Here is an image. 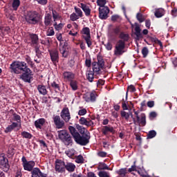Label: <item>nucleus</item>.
I'll list each match as a JSON object with an SVG mask.
<instances>
[{"instance_id": "1", "label": "nucleus", "mask_w": 177, "mask_h": 177, "mask_svg": "<svg viewBox=\"0 0 177 177\" xmlns=\"http://www.w3.org/2000/svg\"><path fill=\"white\" fill-rule=\"evenodd\" d=\"M120 40L118 41L114 50L115 56H121L125 53V42L129 39V35L124 32H121L119 35Z\"/></svg>"}, {"instance_id": "2", "label": "nucleus", "mask_w": 177, "mask_h": 177, "mask_svg": "<svg viewBox=\"0 0 177 177\" xmlns=\"http://www.w3.org/2000/svg\"><path fill=\"white\" fill-rule=\"evenodd\" d=\"M10 68L11 70V73H14L15 74H21V71L24 73H29L30 71V68L27 66V63L23 61L13 62L10 64Z\"/></svg>"}, {"instance_id": "3", "label": "nucleus", "mask_w": 177, "mask_h": 177, "mask_svg": "<svg viewBox=\"0 0 177 177\" xmlns=\"http://www.w3.org/2000/svg\"><path fill=\"white\" fill-rule=\"evenodd\" d=\"M58 138L63 143L68 147V146H73V138L71 136L66 130H60L57 131Z\"/></svg>"}, {"instance_id": "4", "label": "nucleus", "mask_w": 177, "mask_h": 177, "mask_svg": "<svg viewBox=\"0 0 177 177\" xmlns=\"http://www.w3.org/2000/svg\"><path fill=\"white\" fill-rule=\"evenodd\" d=\"M25 19L29 24H38L41 21V16L36 11H29L25 16Z\"/></svg>"}, {"instance_id": "5", "label": "nucleus", "mask_w": 177, "mask_h": 177, "mask_svg": "<svg viewBox=\"0 0 177 177\" xmlns=\"http://www.w3.org/2000/svg\"><path fill=\"white\" fill-rule=\"evenodd\" d=\"M82 38L86 41L88 48H92V37H91V29L84 27L81 31Z\"/></svg>"}, {"instance_id": "6", "label": "nucleus", "mask_w": 177, "mask_h": 177, "mask_svg": "<svg viewBox=\"0 0 177 177\" xmlns=\"http://www.w3.org/2000/svg\"><path fill=\"white\" fill-rule=\"evenodd\" d=\"M89 139H91V134L89 132L85 133L82 136L79 133L75 138V142L78 145H81V146H86V145L89 143Z\"/></svg>"}, {"instance_id": "7", "label": "nucleus", "mask_w": 177, "mask_h": 177, "mask_svg": "<svg viewBox=\"0 0 177 177\" xmlns=\"http://www.w3.org/2000/svg\"><path fill=\"white\" fill-rule=\"evenodd\" d=\"M21 161L24 169H25V171H28L30 172L32 171L34 167H35V162L32 160L27 161V159L25 156L22 157Z\"/></svg>"}, {"instance_id": "8", "label": "nucleus", "mask_w": 177, "mask_h": 177, "mask_svg": "<svg viewBox=\"0 0 177 177\" xmlns=\"http://www.w3.org/2000/svg\"><path fill=\"white\" fill-rule=\"evenodd\" d=\"M66 162L64 161L57 159L55 160V171L59 174H63L66 172V167H65Z\"/></svg>"}, {"instance_id": "9", "label": "nucleus", "mask_w": 177, "mask_h": 177, "mask_svg": "<svg viewBox=\"0 0 177 177\" xmlns=\"http://www.w3.org/2000/svg\"><path fill=\"white\" fill-rule=\"evenodd\" d=\"M0 166L4 169V171H9L10 166L9 165V160L5 157L3 153L0 154Z\"/></svg>"}, {"instance_id": "10", "label": "nucleus", "mask_w": 177, "mask_h": 177, "mask_svg": "<svg viewBox=\"0 0 177 177\" xmlns=\"http://www.w3.org/2000/svg\"><path fill=\"white\" fill-rule=\"evenodd\" d=\"M53 120L55 125V128H57V129H62V128H64V125H65L64 121H63L60 118V116L57 115H54L53 116Z\"/></svg>"}, {"instance_id": "11", "label": "nucleus", "mask_w": 177, "mask_h": 177, "mask_svg": "<svg viewBox=\"0 0 177 177\" xmlns=\"http://www.w3.org/2000/svg\"><path fill=\"white\" fill-rule=\"evenodd\" d=\"M109 13H110V9L109 7H100L99 8V17L102 20H106L109 17Z\"/></svg>"}, {"instance_id": "12", "label": "nucleus", "mask_w": 177, "mask_h": 177, "mask_svg": "<svg viewBox=\"0 0 177 177\" xmlns=\"http://www.w3.org/2000/svg\"><path fill=\"white\" fill-rule=\"evenodd\" d=\"M61 118L64 120L65 122H68L71 120V115H70V110L67 107L63 108L60 113Z\"/></svg>"}, {"instance_id": "13", "label": "nucleus", "mask_w": 177, "mask_h": 177, "mask_svg": "<svg viewBox=\"0 0 177 177\" xmlns=\"http://www.w3.org/2000/svg\"><path fill=\"white\" fill-rule=\"evenodd\" d=\"M101 132L102 135L107 136L109 133H112L113 135H114V133H115V130L114 129V127H113V126L106 125V126H103L102 127Z\"/></svg>"}, {"instance_id": "14", "label": "nucleus", "mask_w": 177, "mask_h": 177, "mask_svg": "<svg viewBox=\"0 0 177 177\" xmlns=\"http://www.w3.org/2000/svg\"><path fill=\"white\" fill-rule=\"evenodd\" d=\"M97 97V94H96V91H92L85 94L84 95V99L86 102H96Z\"/></svg>"}, {"instance_id": "15", "label": "nucleus", "mask_w": 177, "mask_h": 177, "mask_svg": "<svg viewBox=\"0 0 177 177\" xmlns=\"http://www.w3.org/2000/svg\"><path fill=\"white\" fill-rule=\"evenodd\" d=\"M63 79L65 82H71L75 78V74L73 72L65 71L63 73Z\"/></svg>"}, {"instance_id": "16", "label": "nucleus", "mask_w": 177, "mask_h": 177, "mask_svg": "<svg viewBox=\"0 0 177 177\" xmlns=\"http://www.w3.org/2000/svg\"><path fill=\"white\" fill-rule=\"evenodd\" d=\"M21 80L24 81V82H31V80H32V72H31V69H30L29 72H24L20 75Z\"/></svg>"}, {"instance_id": "17", "label": "nucleus", "mask_w": 177, "mask_h": 177, "mask_svg": "<svg viewBox=\"0 0 177 177\" xmlns=\"http://www.w3.org/2000/svg\"><path fill=\"white\" fill-rule=\"evenodd\" d=\"M79 122L81 125H85L86 127H92L94 124L92 120L84 117L80 118Z\"/></svg>"}, {"instance_id": "18", "label": "nucleus", "mask_w": 177, "mask_h": 177, "mask_svg": "<svg viewBox=\"0 0 177 177\" xmlns=\"http://www.w3.org/2000/svg\"><path fill=\"white\" fill-rule=\"evenodd\" d=\"M79 8H81V9H82L83 12H84V15L86 17L91 16V7H89V6L84 3H80L78 5Z\"/></svg>"}, {"instance_id": "19", "label": "nucleus", "mask_w": 177, "mask_h": 177, "mask_svg": "<svg viewBox=\"0 0 177 177\" xmlns=\"http://www.w3.org/2000/svg\"><path fill=\"white\" fill-rule=\"evenodd\" d=\"M45 124H46V120L44 118H39L35 122V127L37 129H42V127Z\"/></svg>"}, {"instance_id": "20", "label": "nucleus", "mask_w": 177, "mask_h": 177, "mask_svg": "<svg viewBox=\"0 0 177 177\" xmlns=\"http://www.w3.org/2000/svg\"><path fill=\"white\" fill-rule=\"evenodd\" d=\"M75 168H77V167L71 162H67L65 163V171L66 170L68 172H74V171H75Z\"/></svg>"}, {"instance_id": "21", "label": "nucleus", "mask_w": 177, "mask_h": 177, "mask_svg": "<svg viewBox=\"0 0 177 177\" xmlns=\"http://www.w3.org/2000/svg\"><path fill=\"white\" fill-rule=\"evenodd\" d=\"M50 56L52 62H57L59 60V52L57 50L50 51Z\"/></svg>"}, {"instance_id": "22", "label": "nucleus", "mask_w": 177, "mask_h": 177, "mask_svg": "<svg viewBox=\"0 0 177 177\" xmlns=\"http://www.w3.org/2000/svg\"><path fill=\"white\" fill-rule=\"evenodd\" d=\"M52 15L50 14H46L44 17V25L46 27H48V26H52Z\"/></svg>"}, {"instance_id": "23", "label": "nucleus", "mask_w": 177, "mask_h": 177, "mask_svg": "<svg viewBox=\"0 0 177 177\" xmlns=\"http://www.w3.org/2000/svg\"><path fill=\"white\" fill-rule=\"evenodd\" d=\"M102 68L100 67L99 64L97 62H93V73L94 74H96L97 75L98 74H100V71L102 70Z\"/></svg>"}, {"instance_id": "24", "label": "nucleus", "mask_w": 177, "mask_h": 177, "mask_svg": "<svg viewBox=\"0 0 177 177\" xmlns=\"http://www.w3.org/2000/svg\"><path fill=\"white\" fill-rule=\"evenodd\" d=\"M32 177H46L41 172V170L38 168H35L32 171Z\"/></svg>"}, {"instance_id": "25", "label": "nucleus", "mask_w": 177, "mask_h": 177, "mask_svg": "<svg viewBox=\"0 0 177 177\" xmlns=\"http://www.w3.org/2000/svg\"><path fill=\"white\" fill-rule=\"evenodd\" d=\"M75 153L76 151L74 150V149H68L65 151V154H66L69 158H72L73 160L75 158Z\"/></svg>"}, {"instance_id": "26", "label": "nucleus", "mask_w": 177, "mask_h": 177, "mask_svg": "<svg viewBox=\"0 0 177 177\" xmlns=\"http://www.w3.org/2000/svg\"><path fill=\"white\" fill-rule=\"evenodd\" d=\"M154 15L156 17H158V18L162 17V16L165 15V10H164V9L162 8L156 9Z\"/></svg>"}, {"instance_id": "27", "label": "nucleus", "mask_w": 177, "mask_h": 177, "mask_svg": "<svg viewBox=\"0 0 177 177\" xmlns=\"http://www.w3.org/2000/svg\"><path fill=\"white\" fill-rule=\"evenodd\" d=\"M68 130L74 139L76 138L77 136L80 134V133H78V131H77V129H75V127H74L73 126H69Z\"/></svg>"}, {"instance_id": "28", "label": "nucleus", "mask_w": 177, "mask_h": 177, "mask_svg": "<svg viewBox=\"0 0 177 177\" xmlns=\"http://www.w3.org/2000/svg\"><path fill=\"white\" fill-rule=\"evenodd\" d=\"M31 39V45L34 46L35 45H38V36L37 35H30V36Z\"/></svg>"}, {"instance_id": "29", "label": "nucleus", "mask_w": 177, "mask_h": 177, "mask_svg": "<svg viewBox=\"0 0 177 177\" xmlns=\"http://www.w3.org/2000/svg\"><path fill=\"white\" fill-rule=\"evenodd\" d=\"M37 90L41 95H46L48 93V91L46 90V87L44 85H39L37 86Z\"/></svg>"}, {"instance_id": "30", "label": "nucleus", "mask_w": 177, "mask_h": 177, "mask_svg": "<svg viewBox=\"0 0 177 177\" xmlns=\"http://www.w3.org/2000/svg\"><path fill=\"white\" fill-rule=\"evenodd\" d=\"M52 15L55 23H56L57 20H60V19H62V15H60V14H59L56 10H53Z\"/></svg>"}, {"instance_id": "31", "label": "nucleus", "mask_w": 177, "mask_h": 177, "mask_svg": "<svg viewBox=\"0 0 177 177\" xmlns=\"http://www.w3.org/2000/svg\"><path fill=\"white\" fill-rule=\"evenodd\" d=\"M94 73L92 71H88L86 73V78L88 80V81H89V82H93V80H94Z\"/></svg>"}, {"instance_id": "32", "label": "nucleus", "mask_w": 177, "mask_h": 177, "mask_svg": "<svg viewBox=\"0 0 177 177\" xmlns=\"http://www.w3.org/2000/svg\"><path fill=\"white\" fill-rule=\"evenodd\" d=\"M137 121L138 122H140L142 127H145V125H146V115L145 113H142L139 120H137Z\"/></svg>"}, {"instance_id": "33", "label": "nucleus", "mask_w": 177, "mask_h": 177, "mask_svg": "<svg viewBox=\"0 0 177 177\" xmlns=\"http://www.w3.org/2000/svg\"><path fill=\"white\" fill-rule=\"evenodd\" d=\"M70 86L73 91H78V82L74 80L71 81Z\"/></svg>"}, {"instance_id": "34", "label": "nucleus", "mask_w": 177, "mask_h": 177, "mask_svg": "<svg viewBox=\"0 0 177 177\" xmlns=\"http://www.w3.org/2000/svg\"><path fill=\"white\" fill-rule=\"evenodd\" d=\"M97 169L99 170L107 169L108 171H111V169H110L109 166H107V165H106V163L104 162H100L98 164Z\"/></svg>"}, {"instance_id": "35", "label": "nucleus", "mask_w": 177, "mask_h": 177, "mask_svg": "<svg viewBox=\"0 0 177 177\" xmlns=\"http://www.w3.org/2000/svg\"><path fill=\"white\" fill-rule=\"evenodd\" d=\"M12 6L13 10H17L20 6V0H12Z\"/></svg>"}, {"instance_id": "36", "label": "nucleus", "mask_w": 177, "mask_h": 177, "mask_svg": "<svg viewBox=\"0 0 177 177\" xmlns=\"http://www.w3.org/2000/svg\"><path fill=\"white\" fill-rule=\"evenodd\" d=\"M128 92H131V93L133 92H136V88H135V86L131 84L127 87V91L126 93V99H128Z\"/></svg>"}, {"instance_id": "37", "label": "nucleus", "mask_w": 177, "mask_h": 177, "mask_svg": "<svg viewBox=\"0 0 177 177\" xmlns=\"http://www.w3.org/2000/svg\"><path fill=\"white\" fill-rule=\"evenodd\" d=\"M59 52L62 53L63 57H67V56H68V51L66 50L64 46H61L59 48Z\"/></svg>"}, {"instance_id": "38", "label": "nucleus", "mask_w": 177, "mask_h": 177, "mask_svg": "<svg viewBox=\"0 0 177 177\" xmlns=\"http://www.w3.org/2000/svg\"><path fill=\"white\" fill-rule=\"evenodd\" d=\"M75 162H77V164H84V156H82V155H79L77 156H75Z\"/></svg>"}, {"instance_id": "39", "label": "nucleus", "mask_w": 177, "mask_h": 177, "mask_svg": "<svg viewBox=\"0 0 177 177\" xmlns=\"http://www.w3.org/2000/svg\"><path fill=\"white\" fill-rule=\"evenodd\" d=\"M47 37H53L55 35V29L53 27H49L46 31Z\"/></svg>"}, {"instance_id": "40", "label": "nucleus", "mask_w": 177, "mask_h": 177, "mask_svg": "<svg viewBox=\"0 0 177 177\" xmlns=\"http://www.w3.org/2000/svg\"><path fill=\"white\" fill-rule=\"evenodd\" d=\"M21 135L25 139H31L32 138V135L27 131H22Z\"/></svg>"}, {"instance_id": "41", "label": "nucleus", "mask_w": 177, "mask_h": 177, "mask_svg": "<svg viewBox=\"0 0 177 177\" xmlns=\"http://www.w3.org/2000/svg\"><path fill=\"white\" fill-rule=\"evenodd\" d=\"M135 31V35H136L137 38H142V33H140V27L138 26H136Z\"/></svg>"}, {"instance_id": "42", "label": "nucleus", "mask_w": 177, "mask_h": 177, "mask_svg": "<svg viewBox=\"0 0 177 177\" xmlns=\"http://www.w3.org/2000/svg\"><path fill=\"white\" fill-rule=\"evenodd\" d=\"M156 135H157L156 131L151 130L147 134V139H153V138H156Z\"/></svg>"}, {"instance_id": "43", "label": "nucleus", "mask_w": 177, "mask_h": 177, "mask_svg": "<svg viewBox=\"0 0 177 177\" xmlns=\"http://www.w3.org/2000/svg\"><path fill=\"white\" fill-rule=\"evenodd\" d=\"M75 9V13L78 15L80 18L84 16V14L82 12V10H80V8L74 7Z\"/></svg>"}, {"instance_id": "44", "label": "nucleus", "mask_w": 177, "mask_h": 177, "mask_svg": "<svg viewBox=\"0 0 177 177\" xmlns=\"http://www.w3.org/2000/svg\"><path fill=\"white\" fill-rule=\"evenodd\" d=\"M107 3L106 0H97V3L100 8H106L107 6H104Z\"/></svg>"}, {"instance_id": "45", "label": "nucleus", "mask_w": 177, "mask_h": 177, "mask_svg": "<svg viewBox=\"0 0 177 177\" xmlns=\"http://www.w3.org/2000/svg\"><path fill=\"white\" fill-rule=\"evenodd\" d=\"M14 120L15 121H17V122H18L19 124V128H21V118L20 117V115H17V114H15L14 115Z\"/></svg>"}, {"instance_id": "46", "label": "nucleus", "mask_w": 177, "mask_h": 177, "mask_svg": "<svg viewBox=\"0 0 177 177\" xmlns=\"http://www.w3.org/2000/svg\"><path fill=\"white\" fill-rule=\"evenodd\" d=\"M53 26L55 27V29L57 31H60V30H62V28H63L64 25L62 23L57 24V22H55L53 24Z\"/></svg>"}, {"instance_id": "47", "label": "nucleus", "mask_w": 177, "mask_h": 177, "mask_svg": "<svg viewBox=\"0 0 177 177\" xmlns=\"http://www.w3.org/2000/svg\"><path fill=\"white\" fill-rule=\"evenodd\" d=\"M117 173L118 174V175H120L122 177H124L125 175H127V168L124 169H120L119 171H117Z\"/></svg>"}, {"instance_id": "48", "label": "nucleus", "mask_w": 177, "mask_h": 177, "mask_svg": "<svg viewBox=\"0 0 177 177\" xmlns=\"http://www.w3.org/2000/svg\"><path fill=\"white\" fill-rule=\"evenodd\" d=\"M78 19H80V18L78 17V15L75 12L72 13L70 16V19L71 20V21H77Z\"/></svg>"}, {"instance_id": "49", "label": "nucleus", "mask_w": 177, "mask_h": 177, "mask_svg": "<svg viewBox=\"0 0 177 177\" xmlns=\"http://www.w3.org/2000/svg\"><path fill=\"white\" fill-rule=\"evenodd\" d=\"M100 177H110V173L104 171H101L98 173Z\"/></svg>"}, {"instance_id": "50", "label": "nucleus", "mask_w": 177, "mask_h": 177, "mask_svg": "<svg viewBox=\"0 0 177 177\" xmlns=\"http://www.w3.org/2000/svg\"><path fill=\"white\" fill-rule=\"evenodd\" d=\"M68 35H71V37H77L78 35V30L72 29L68 31Z\"/></svg>"}, {"instance_id": "51", "label": "nucleus", "mask_w": 177, "mask_h": 177, "mask_svg": "<svg viewBox=\"0 0 177 177\" xmlns=\"http://www.w3.org/2000/svg\"><path fill=\"white\" fill-rule=\"evenodd\" d=\"M142 55L143 57H147V55H149V48H147V47H144L142 49Z\"/></svg>"}, {"instance_id": "52", "label": "nucleus", "mask_w": 177, "mask_h": 177, "mask_svg": "<svg viewBox=\"0 0 177 177\" xmlns=\"http://www.w3.org/2000/svg\"><path fill=\"white\" fill-rule=\"evenodd\" d=\"M113 34H115L116 35H118L119 33L121 32V27L120 26H116L113 28Z\"/></svg>"}, {"instance_id": "53", "label": "nucleus", "mask_w": 177, "mask_h": 177, "mask_svg": "<svg viewBox=\"0 0 177 177\" xmlns=\"http://www.w3.org/2000/svg\"><path fill=\"white\" fill-rule=\"evenodd\" d=\"M51 86L56 91H60V86L59 85V84L56 83V82H53L51 83Z\"/></svg>"}, {"instance_id": "54", "label": "nucleus", "mask_w": 177, "mask_h": 177, "mask_svg": "<svg viewBox=\"0 0 177 177\" xmlns=\"http://www.w3.org/2000/svg\"><path fill=\"white\" fill-rule=\"evenodd\" d=\"M138 174H139V175L142 177H151L149 176V174H147V173H146V171L143 170L138 171Z\"/></svg>"}, {"instance_id": "55", "label": "nucleus", "mask_w": 177, "mask_h": 177, "mask_svg": "<svg viewBox=\"0 0 177 177\" xmlns=\"http://www.w3.org/2000/svg\"><path fill=\"white\" fill-rule=\"evenodd\" d=\"M111 20L113 22L118 21L119 20H121V17L118 15H112Z\"/></svg>"}, {"instance_id": "56", "label": "nucleus", "mask_w": 177, "mask_h": 177, "mask_svg": "<svg viewBox=\"0 0 177 177\" xmlns=\"http://www.w3.org/2000/svg\"><path fill=\"white\" fill-rule=\"evenodd\" d=\"M97 155L98 156V157L104 158V157H107V152L100 151L97 153Z\"/></svg>"}, {"instance_id": "57", "label": "nucleus", "mask_w": 177, "mask_h": 177, "mask_svg": "<svg viewBox=\"0 0 177 177\" xmlns=\"http://www.w3.org/2000/svg\"><path fill=\"white\" fill-rule=\"evenodd\" d=\"M121 115H122V117H124V118H125V120H127V121H128V120H129V113H128L125 111H122Z\"/></svg>"}, {"instance_id": "58", "label": "nucleus", "mask_w": 177, "mask_h": 177, "mask_svg": "<svg viewBox=\"0 0 177 177\" xmlns=\"http://www.w3.org/2000/svg\"><path fill=\"white\" fill-rule=\"evenodd\" d=\"M86 113H87V111L86 109H82L79 110L78 115H80V116L85 115V114H86Z\"/></svg>"}, {"instance_id": "59", "label": "nucleus", "mask_w": 177, "mask_h": 177, "mask_svg": "<svg viewBox=\"0 0 177 177\" xmlns=\"http://www.w3.org/2000/svg\"><path fill=\"white\" fill-rule=\"evenodd\" d=\"M11 128L12 129H15V128H18L17 130L20 129L19 124L17 122H12L10 125Z\"/></svg>"}, {"instance_id": "60", "label": "nucleus", "mask_w": 177, "mask_h": 177, "mask_svg": "<svg viewBox=\"0 0 177 177\" xmlns=\"http://www.w3.org/2000/svg\"><path fill=\"white\" fill-rule=\"evenodd\" d=\"M137 19L138 21H140V23H143V21H145V19H143L142 14L140 13L137 14Z\"/></svg>"}, {"instance_id": "61", "label": "nucleus", "mask_w": 177, "mask_h": 177, "mask_svg": "<svg viewBox=\"0 0 177 177\" xmlns=\"http://www.w3.org/2000/svg\"><path fill=\"white\" fill-rule=\"evenodd\" d=\"M105 48L107 50H111L113 49V44H111L110 42H108L106 44H105Z\"/></svg>"}, {"instance_id": "62", "label": "nucleus", "mask_w": 177, "mask_h": 177, "mask_svg": "<svg viewBox=\"0 0 177 177\" xmlns=\"http://www.w3.org/2000/svg\"><path fill=\"white\" fill-rule=\"evenodd\" d=\"M26 60L28 64H29L31 67H32V66H34V64L32 63V61H31V57H26Z\"/></svg>"}, {"instance_id": "63", "label": "nucleus", "mask_w": 177, "mask_h": 177, "mask_svg": "<svg viewBox=\"0 0 177 177\" xmlns=\"http://www.w3.org/2000/svg\"><path fill=\"white\" fill-rule=\"evenodd\" d=\"M97 64L100 66V67L103 68V66H104V61H103L102 59H98Z\"/></svg>"}, {"instance_id": "64", "label": "nucleus", "mask_w": 177, "mask_h": 177, "mask_svg": "<svg viewBox=\"0 0 177 177\" xmlns=\"http://www.w3.org/2000/svg\"><path fill=\"white\" fill-rule=\"evenodd\" d=\"M157 117V113L156 112H151L149 113V118L150 120H154Z\"/></svg>"}]
</instances>
